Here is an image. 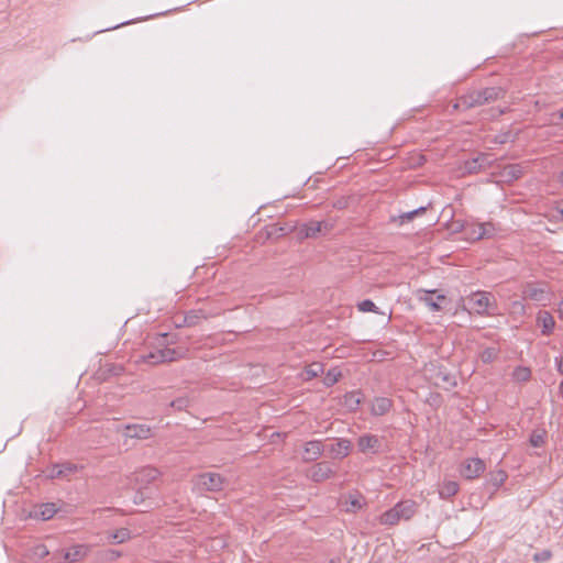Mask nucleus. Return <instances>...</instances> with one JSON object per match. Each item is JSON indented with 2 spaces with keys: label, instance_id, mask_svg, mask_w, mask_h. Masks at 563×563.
<instances>
[{
  "label": "nucleus",
  "instance_id": "f257e3e1",
  "mask_svg": "<svg viewBox=\"0 0 563 563\" xmlns=\"http://www.w3.org/2000/svg\"><path fill=\"white\" fill-rule=\"evenodd\" d=\"M417 512V504L411 499L401 500L380 515L379 521L385 526H395L400 520H409Z\"/></svg>",
  "mask_w": 563,
  "mask_h": 563
},
{
  "label": "nucleus",
  "instance_id": "f03ea898",
  "mask_svg": "<svg viewBox=\"0 0 563 563\" xmlns=\"http://www.w3.org/2000/svg\"><path fill=\"white\" fill-rule=\"evenodd\" d=\"M426 376L437 387L450 390L456 386L455 376L452 375L446 367L441 365L430 364L426 368Z\"/></svg>",
  "mask_w": 563,
  "mask_h": 563
},
{
  "label": "nucleus",
  "instance_id": "7ed1b4c3",
  "mask_svg": "<svg viewBox=\"0 0 563 563\" xmlns=\"http://www.w3.org/2000/svg\"><path fill=\"white\" fill-rule=\"evenodd\" d=\"M228 483L227 478L213 472L202 473L197 476L196 484L200 489L220 492Z\"/></svg>",
  "mask_w": 563,
  "mask_h": 563
},
{
  "label": "nucleus",
  "instance_id": "20e7f679",
  "mask_svg": "<svg viewBox=\"0 0 563 563\" xmlns=\"http://www.w3.org/2000/svg\"><path fill=\"white\" fill-rule=\"evenodd\" d=\"M336 473L334 464L328 461H322L313 464L307 476L314 483H321L329 478H332Z\"/></svg>",
  "mask_w": 563,
  "mask_h": 563
},
{
  "label": "nucleus",
  "instance_id": "39448f33",
  "mask_svg": "<svg viewBox=\"0 0 563 563\" xmlns=\"http://www.w3.org/2000/svg\"><path fill=\"white\" fill-rule=\"evenodd\" d=\"M492 295L487 291H476L468 298V303L477 314H493L489 308L492 306Z\"/></svg>",
  "mask_w": 563,
  "mask_h": 563
},
{
  "label": "nucleus",
  "instance_id": "423d86ee",
  "mask_svg": "<svg viewBox=\"0 0 563 563\" xmlns=\"http://www.w3.org/2000/svg\"><path fill=\"white\" fill-rule=\"evenodd\" d=\"M485 471V463L478 457L467 459L463 462L461 474L467 479L478 477Z\"/></svg>",
  "mask_w": 563,
  "mask_h": 563
},
{
  "label": "nucleus",
  "instance_id": "0eeeda50",
  "mask_svg": "<svg viewBox=\"0 0 563 563\" xmlns=\"http://www.w3.org/2000/svg\"><path fill=\"white\" fill-rule=\"evenodd\" d=\"M357 448L362 453H377L382 448L380 439L375 434H363L357 439Z\"/></svg>",
  "mask_w": 563,
  "mask_h": 563
},
{
  "label": "nucleus",
  "instance_id": "6e6552de",
  "mask_svg": "<svg viewBox=\"0 0 563 563\" xmlns=\"http://www.w3.org/2000/svg\"><path fill=\"white\" fill-rule=\"evenodd\" d=\"M332 459H344L350 454L351 442L347 439H336L335 442L324 446Z\"/></svg>",
  "mask_w": 563,
  "mask_h": 563
},
{
  "label": "nucleus",
  "instance_id": "1a4fd4ad",
  "mask_svg": "<svg viewBox=\"0 0 563 563\" xmlns=\"http://www.w3.org/2000/svg\"><path fill=\"white\" fill-rule=\"evenodd\" d=\"M324 452V445L321 440H311L305 443L303 462L317 461Z\"/></svg>",
  "mask_w": 563,
  "mask_h": 563
},
{
  "label": "nucleus",
  "instance_id": "9d476101",
  "mask_svg": "<svg viewBox=\"0 0 563 563\" xmlns=\"http://www.w3.org/2000/svg\"><path fill=\"white\" fill-rule=\"evenodd\" d=\"M124 437L130 439L146 440L152 437V429L143 423L128 424Z\"/></svg>",
  "mask_w": 563,
  "mask_h": 563
},
{
  "label": "nucleus",
  "instance_id": "9b49d317",
  "mask_svg": "<svg viewBox=\"0 0 563 563\" xmlns=\"http://www.w3.org/2000/svg\"><path fill=\"white\" fill-rule=\"evenodd\" d=\"M483 106L481 101V95L477 90H473L468 93L461 96L457 102L454 104V109L468 110L475 107Z\"/></svg>",
  "mask_w": 563,
  "mask_h": 563
},
{
  "label": "nucleus",
  "instance_id": "f8f14e48",
  "mask_svg": "<svg viewBox=\"0 0 563 563\" xmlns=\"http://www.w3.org/2000/svg\"><path fill=\"white\" fill-rule=\"evenodd\" d=\"M88 547L84 544L74 545L71 549L67 550L63 554V563H79L81 562L88 554Z\"/></svg>",
  "mask_w": 563,
  "mask_h": 563
},
{
  "label": "nucleus",
  "instance_id": "ddd939ff",
  "mask_svg": "<svg viewBox=\"0 0 563 563\" xmlns=\"http://www.w3.org/2000/svg\"><path fill=\"white\" fill-rule=\"evenodd\" d=\"M331 225L325 221H310L302 225L301 232L306 238H316L318 234L330 230Z\"/></svg>",
  "mask_w": 563,
  "mask_h": 563
},
{
  "label": "nucleus",
  "instance_id": "4468645a",
  "mask_svg": "<svg viewBox=\"0 0 563 563\" xmlns=\"http://www.w3.org/2000/svg\"><path fill=\"white\" fill-rule=\"evenodd\" d=\"M57 512V506L54 503L42 504L34 508L31 512V517L35 519H41L43 521L49 520Z\"/></svg>",
  "mask_w": 563,
  "mask_h": 563
},
{
  "label": "nucleus",
  "instance_id": "2eb2a0df",
  "mask_svg": "<svg viewBox=\"0 0 563 563\" xmlns=\"http://www.w3.org/2000/svg\"><path fill=\"white\" fill-rule=\"evenodd\" d=\"M537 322L541 327V333L543 335H550L553 332L555 320L549 311H539Z\"/></svg>",
  "mask_w": 563,
  "mask_h": 563
},
{
  "label": "nucleus",
  "instance_id": "dca6fc26",
  "mask_svg": "<svg viewBox=\"0 0 563 563\" xmlns=\"http://www.w3.org/2000/svg\"><path fill=\"white\" fill-rule=\"evenodd\" d=\"M477 91L481 95V101L483 104L504 98L506 93L505 89L501 87H487Z\"/></svg>",
  "mask_w": 563,
  "mask_h": 563
},
{
  "label": "nucleus",
  "instance_id": "f3484780",
  "mask_svg": "<svg viewBox=\"0 0 563 563\" xmlns=\"http://www.w3.org/2000/svg\"><path fill=\"white\" fill-rule=\"evenodd\" d=\"M393 406V401L387 397H376L372 401L371 413L373 416L386 415Z\"/></svg>",
  "mask_w": 563,
  "mask_h": 563
},
{
  "label": "nucleus",
  "instance_id": "a211bd4d",
  "mask_svg": "<svg viewBox=\"0 0 563 563\" xmlns=\"http://www.w3.org/2000/svg\"><path fill=\"white\" fill-rule=\"evenodd\" d=\"M424 296L420 297V300L423 301L432 311L442 310L441 302L446 300L444 295H438L437 298H433L435 290H424Z\"/></svg>",
  "mask_w": 563,
  "mask_h": 563
},
{
  "label": "nucleus",
  "instance_id": "6ab92c4d",
  "mask_svg": "<svg viewBox=\"0 0 563 563\" xmlns=\"http://www.w3.org/2000/svg\"><path fill=\"white\" fill-rule=\"evenodd\" d=\"M159 476L158 470L146 466L135 473V482L140 484H148Z\"/></svg>",
  "mask_w": 563,
  "mask_h": 563
},
{
  "label": "nucleus",
  "instance_id": "aec40b11",
  "mask_svg": "<svg viewBox=\"0 0 563 563\" xmlns=\"http://www.w3.org/2000/svg\"><path fill=\"white\" fill-rule=\"evenodd\" d=\"M523 174V168L519 164L506 165L501 172V177L505 181H514L519 179Z\"/></svg>",
  "mask_w": 563,
  "mask_h": 563
},
{
  "label": "nucleus",
  "instance_id": "412c9836",
  "mask_svg": "<svg viewBox=\"0 0 563 563\" xmlns=\"http://www.w3.org/2000/svg\"><path fill=\"white\" fill-rule=\"evenodd\" d=\"M526 298L531 300L543 302L549 299V294L544 288L536 287L533 285H528L525 289Z\"/></svg>",
  "mask_w": 563,
  "mask_h": 563
},
{
  "label": "nucleus",
  "instance_id": "4be33fe9",
  "mask_svg": "<svg viewBox=\"0 0 563 563\" xmlns=\"http://www.w3.org/2000/svg\"><path fill=\"white\" fill-rule=\"evenodd\" d=\"M163 361L165 362H173L177 361L179 358H184L187 355L188 350L184 347L178 349H172V347H164L161 349Z\"/></svg>",
  "mask_w": 563,
  "mask_h": 563
},
{
  "label": "nucleus",
  "instance_id": "5701e85b",
  "mask_svg": "<svg viewBox=\"0 0 563 563\" xmlns=\"http://www.w3.org/2000/svg\"><path fill=\"white\" fill-rule=\"evenodd\" d=\"M206 318H207V316L205 314V312L201 309L190 310V311L186 312V314L184 316L183 323L186 327H194L199 322L200 319H206Z\"/></svg>",
  "mask_w": 563,
  "mask_h": 563
},
{
  "label": "nucleus",
  "instance_id": "b1692460",
  "mask_svg": "<svg viewBox=\"0 0 563 563\" xmlns=\"http://www.w3.org/2000/svg\"><path fill=\"white\" fill-rule=\"evenodd\" d=\"M347 512H356L364 506L363 497L358 494L349 495L345 500Z\"/></svg>",
  "mask_w": 563,
  "mask_h": 563
},
{
  "label": "nucleus",
  "instance_id": "393cba45",
  "mask_svg": "<svg viewBox=\"0 0 563 563\" xmlns=\"http://www.w3.org/2000/svg\"><path fill=\"white\" fill-rule=\"evenodd\" d=\"M499 352L500 351L498 347L489 346L481 352L479 357L483 363L489 364L493 363L498 357Z\"/></svg>",
  "mask_w": 563,
  "mask_h": 563
},
{
  "label": "nucleus",
  "instance_id": "a878e982",
  "mask_svg": "<svg viewBox=\"0 0 563 563\" xmlns=\"http://www.w3.org/2000/svg\"><path fill=\"white\" fill-rule=\"evenodd\" d=\"M142 361L150 365H156L164 363L161 349H156L154 351L148 352L141 356Z\"/></svg>",
  "mask_w": 563,
  "mask_h": 563
},
{
  "label": "nucleus",
  "instance_id": "bb28decb",
  "mask_svg": "<svg viewBox=\"0 0 563 563\" xmlns=\"http://www.w3.org/2000/svg\"><path fill=\"white\" fill-rule=\"evenodd\" d=\"M459 492V485L455 482L444 483L440 488V496L442 498H450Z\"/></svg>",
  "mask_w": 563,
  "mask_h": 563
},
{
  "label": "nucleus",
  "instance_id": "cd10ccee",
  "mask_svg": "<svg viewBox=\"0 0 563 563\" xmlns=\"http://www.w3.org/2000/svg\"><path fill=\"white\" fill-rule=\"evenodd\" d=\"M545 437L544 430H536L530 434L529 442L533 448H541L545 443Z\"/></svg>",
  "mask_w": 563,
  "mask_h": 563
},
{
  "label": "nucleus",
  "instance_id": "c85d7f7f",
  "mask_svg": "<svg viewBox=\"0 0 563 563\" xmlns=\"http://www.w3.org/2000/svg\"><path fill=\"white\" fill-rule=\"evenodd\" d=\"M344 404L351 410L357 409L358 405L361 404L360 394L358 393H349V394H346L344 396Z\"/></svg>",
  "mask_w": 563,
  "mask_h": 563
},
{
  "label": "nucleus",
  "instance_id": "c756f323",
  "mask_svg": "<svg viewBox=\"0 0 563 563\" xmlns=\"http://www.w3.org/2000/svg\"><path fill=\"white\" fill-rule=\"evenodd\" d=\"M467 234H468L470 239L475 240V241L484 239V238H489V233L486 232V225H479V224L472 228V231Z\"/></svg>",
  "mask_w": 563,
  "mask_h": 563
},
{
  "label": "nucleus",
  "instance_id": "7c9ffc66",
  "mask_svg": "<svg viewBox=\"0 0 563 563\" xmlns=\"http://www.w3.org/2000/svg\"><path fill=\"white\" fill-rule=\"evenodd\" d=\"M130 530L126 528H120L111 534V541L114 543H122L130 539Z\"/></svg>",
  "mask_w": 563,
  "mask_h": 563
},
{
  "label": "nucleus",
  "instance_id": "2f4dec72",
  "mask_svg": "<svg viewBox=\"0 0 563 563\" xmlns=\"http://www.w3.org/2000/svg\"><path fill=\"white\" fill-rule=\"evenodd\" d=\"M341 377V373L336 368L329 369L324 376L323 383L328 387L334 385L339 378Z\"/></svg>",
  "mask_w": 563,
  "mask_h": 563
},
{
  "label": "nucleus",
  "instance_id": "473e14b6",
  "mask_svg": "<svg viewBox=\"0 0 563 563\" xmlns=\"http://www.w3.org/2000/svg\"><path fill=\"white\" fill-rule=\"evenodd\" d=\"M189 404L190 399L187 396H180L170 401V407L180 411L186 409L189 406Z\"/></svg>",
  "mask_w": 563,
  "mask_h": 563
},
{
  "label": "nucleus",
  "instance_id": "72a5a7b5",
  "mask_svg": "<svg viewBox=\"0 0 563 563\" xmlns=\"http://www.w3.org/2000/svg\"><path fill=\"white\" fill-rule=\"evenodd\" d=\"M476 158H477V162L481 165V169L482 170H485L488 167H490L493 162H494L493 156L490 154H488V153H481V154H478L476 156Z\"/></svg>",
  "mask_w": 563,
  "mask_h": 563
},
{
  "label": "nucleus",
  "instance_id": "f704fd0d",
  "mask_svg": "<svg viewBox=\"0 0 563 563\" xmlns=\"http://www.w3.org/2000/svg\"><path fill=\"white\" fill-rule=\"evenodd\" d=\"M357 308L362 312H376L378 313L377 306L369 299H365L357 303Z\"/></svg>",
  "mask_w": 563,
  "mask_h": 563
},
{
  "label": "nucleus",
  "instance_id": "c9c22d12",
  "mask_svg": "<svg viewBox=\"0 0 563 563\" xmlns=\"http://www.w3.org/2000/svg\"><path fill=\"white\" fill-rule=\"evenodd\" d=\"M426 210H427L426 207H419V208H417V209H415L412 211H408V212L402 213L399 217L400 220H401V223L407 222V221H411L415 217L424 213Z\"/></svg>",
  "mask_w": 563,
  "mask_h": 563
},
{
  "label": "nucleus",
  "instance_id": "e433bc0d",
  "mask_svg": "<svg viewBox=\"0 0 563 563\" xmlns=\"http://www.w3.org/2000/svg\"><path fill=\"white\" fill-rule=\"evenodd\" d=\"M305 373L308 379L317 377L322 373V365L320 363L310 364L306 367Z\"/></svg>",
  "mask_w": 563,
  "mask_h": 563
},
{
  "label": "nucleus",
  "instance_id": "4c0bfd02",
  "mask_svg": "<svg viewBox=\"0 0 563 563\" xmlns=\"http://www.w3.org/2000/svg\"><path fill=\"white\" fill-rule=\"evenodd\" d=\"M464 168L467 173L470 174H476V173H479L482 172L481 169V165L479 163L477 162V158L474 157V158H471V159H467L464 164Z\"/></svg>",
  "mask_w": 563,
  "mask_h": 563
},
{
  "label": "nucleus",
  "instance_id": "58836bf2",
  "mask_svg": "<svg viewBox=\"0 0 563 563\" xmlns=\"http://www.w3.org/2000/svg\"><path fill=\"white\" fill-rule=\"evenodd\" d=\"M550 123L563 128V109L556 110L550 114Z\"/></svg>",
  "mask_w": 563,
  "mask_h": 563
},
{
  "label": "nucleus",
  "instance_id": "ea45409f",
  "mask_svg": "<svg viewBox=\"0 0 563 563\" xmlns=\"http://www.w3.org/2000/svg\"><path fill=\"white\" fill-rule=\"evenodd\" d=\"M517 380L525 382L530 378L531 372L527 367H518L514 373Z\"/></svg>",
  "mask_w": 563,
  "mask_h": 563
},
{
  "label": "nucleus",
  "instance_id": "a19ab883",
  "mask_svg": "<svg viewBox=\"0 0 563 563\" xmlns=\"http://www.w3.org/2000/svg\"><path fill=\"white\" fill-rule=\"evenodd\" d=\"M552 556V553L550 550H542L540 552H537L533 554V561L537 563H543L550 560Z\"/></svg>",
  "mask_w": 563,
  "mask_h": 563
},
{
  "label": "nucleus",
  "instance_id": "79ce46f5",
  "mask_svg": "<svg viewBox=\"0 0 563 563\" xmlns=\"http://www.w3.org/2000/svg\"><path fill=\"white\" fill-rule=\"evenodd\" d=\"M283 234H285V229L277 224H273L267 228V238L280 236Z\"/></svg>",
  "mask_w": 563,
  "mask_h": 563
},
{
  "label": "nucleus",
  "instance_id": "37998d69",
  "mask_svg": "<svg viewBox=\"0 0 563 563\" xmlns=\"http://www.w3.org/2000/svg\"><path fill=\"white\" fill-rule=\"evenodd\" d=\"M48 476L51 478H59V477L65 476V471L63 470V465H60V464L53 465Z\"/></svg>",
  "mask_w": 563,
  "mask_h": 563
},
{
  "label": "nucleus",
  "instance_id": "c03bdc74",
  "mask_svg": "<svg viewBox=\"0 0 563 563\" xmlns=\"http://www.w3.org/2000/svg\"><path fill=\"white\" fill-rule=\"evenodd\" d=\"M506 478H507L506 473L503 472V471H499L496 474V476L494 477V479H493L494 481V485L497 486V487L503 485V483L505 482Z\"/></svg>",
  "mask_w": 563,
  "mask_h": 563
},
{
  "label": "nucleus",
  "instance_id": "a18cd8bd",
  "mask_svg": "<svg viewBox=\"0 0 563 563\" xmlns=\"http://www.w3.org/2000/svg\"><path fill=\"white\" fill-rule=\"evenodd\" d=\"M48 553H49V552H48V550H47L46 545H44V544H40V545H37V547L35 548V554H36L37 556H40V558H44V556H46Z\"/></svg>",
  "mask_w": 563,
  "mask_h": 563
},
{
  "label": "nucleus",
  "instance_id": "49530a36",
  "mask_svg": "<svg viewBox=\"0 0 563 563\" xmlns=\"http://www.w3.org/2000/svg\"><path fill=\"white\" fill-rule=\"evenodd\" d=\"M119 556H120V552H118L115 550H106L104 551V558L109 561H113Z\"/></svg>",
  "mask_w": 563,
  "mask_h": 563
},
{
  "label": "nucleus",
  "instance_id": "de8ad7c7",
  "mask_svg": "<svg viewBox=\"0 0 563 563\" xmlns=\"http://www.w3.org/2000/svg\"><path fill=\"white\" fill-rule=\"evenodd\" d=\"M333 207L335 209L342 210L347 207V200L345 198H341L333 203Z\"/></svg>",
  "mask_w": 563,
  "mask_h": 563
},
{
  "label": "nucleus",
  "instance_id": "09e8293b",
  "mask_svg": "<svg viewBox=\"0 0 563 563\" xmlns=\"http://www.w3.org/2000/svg\"><path fill=\"white\" fill-rule=\"evenodd\" d=\"M62 465H63V470L65 471V476L67 474L74 473L77 470L76 465H74L71 463H64Z\"/></svg>",
  "mask_w": 563,
  "mask_h": 563
},
{
  "label": "nucleus",
  "instance_id": "8fccbe9b",
  "mask_svg": "<svg viewBox=\"0 0 563 563\" xmlns=\"http://www.w3.org/2000/svg\"><path fill=\"white\" fill-rule=\"evenodd\" d=\"M509 136H510L509 133L498 135V136H496L495 142L498 144H504L509 140Z\"/></svg>",
  "mask_w": 563,
  "mask_h": 563
},
{
  "label": "nucleus",
  "instance_id": "3c124183",
  "mask_svg": "<svg viewBox=\"0 0 563 563\" xmlns=\"http://www.w3.org/2000/svg\"><path fill=\"white\" fill-rule=\"evenodd\" d=\"M143 499H144V493H143L142 488H139V490L136 492L135 497H134V503L139 504V503L143 501Z\"/></svg>",
  "mask_w": 563,
  "mask_h": 563
},
{
  "label": "nucleus",
  "instance_id": "603ef678",
  "mask_svg": "<svg viewBox=\"0 0 563 563\" xmlns=\"http://www.w3.org/2000/svg\"><path fill=\"white\" fill-rule=\"evenodd\" d=\"M558 371L561 375H563V355L560 358H556Z\"/></svg>",
  "mask_w": 563,
  "mask_h": 563
},
{
  "label": "nucleus",
  "instance_id": "864d4df0",
  "mask_svg": "<svg viewBox=\"0 0 563 563\" xmlns=\"http://www.w3.org/2000/svg\"><path fill=\"white\" fill-rule=\"evenodd\" d=\"M482 225H486V232L489 233V236L493 235L494 227L492 223H483Z\"/></svg>",
  "mask_w": 563,
  "mask_h": 563
},
{
  "label": "nucleus",
  "instance_id": "5fc2aeb1",
  "mask_svg": "<svg viewBox=\"0 0 563 563\" xmlns=\"http://www.w3.org/2000/svg\"><path fill=\"white\" fill-rule=\"evenodd\" d=\"M558 179L560 184L563 185V169L560 172Z\"/></svg>",
  "mask_w": 563,
  "mask_h": 563
},
{
  "label": "nucleus",
  "instance_id": "6e6d98bb",
  "mask_svg": "<svg viewBox=\"0 0 563 563\" xmlns=\"http://www.w3.org/2000/svg\"><path fill=\"white\" fill-rule=\"evenodd\" d=\"M559 311L563 316V299L561 300V302L559 305Z\"/></svg>",
  "mask_w": 563,
  "mask_h": 563
},
{
  "label": "nucleus",
  "instance_id": "4d7b16f0",
  "mask_svg": "<svg viewBox=\"0 0 563 563\" xmlns=\"http://www.w3.org/2000/svg\"><path fill=\"white\" fill-rule=\"evenodd\" d=\"M559 391H560L561 394H563V380L560 383Z\"/></svg>",
  "mask_w": 563,
  "mask_h": 563
},
{
  "label": "nucleus",
  "instance_id": "13d9d810",
  "mask_svg": "<svg viewBox=\"0 0 563 563\" xmlns=\"http://www.w3.org/2000/svg\"><path fill=\"white\" fill-rule=\"evenodd\" d=\"M561 217L563 218V207L559 210Z\"/></svg>",
  "mask_w": 563,
  "mask_h": 563
}]
</instances>
